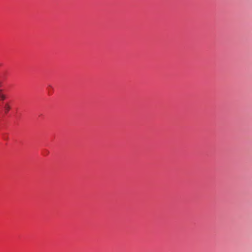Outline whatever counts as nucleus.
<instances>
[{
  "mask_svg": "<svg viewBox=\"0 0 252 252\" xmlns=\"http://www.w3.org/2000/svg\"><path fill=\"white\" fill-rule=\"evenodd\" d=\"M10 109V107L9 105V104L7 103H6L4 106V110H5V113H7L9 111Z\"/></svg>",
  "mask_w": 252,
  "mask_h": 252,
  "instance_id": "1",
  "label": "nucleus"
},
{
  "mask_svg": "<svg viewBox=\"0 0 252 252\" xmlns=\"http://www.w3.org/2000/svg\"><path fill=\"white\" fill-rule=\"evenodd\" d=\"M5 98V95L1 93V90H0V99L4 100Z\"/></svg>",
  "mask_w": 252,
  "mask_h": 252,
  "instance_id": "2",
  "label": "nucleus"
}]
</instances>
